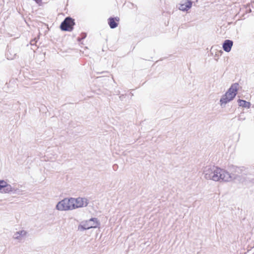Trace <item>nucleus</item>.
I'll return each mask as SVG.
<instances>
[{
  "instance_id": "f257e3e1",
  "label": "nucleus",
  "mask_w": 254,
  "mask_h": 254,
  "mask_svg": "<svg viewBox=\"0 0 254 254\" xmlns=\"http://www.w3.org/2000/svg\"><path fill=\"white\" fill-rule=\"evenodd\" d=\"M203 174L206 180L214 181L229 182L231 178L228 172L214 165L205 167L203 169Z\"/></svg>"
},
{
  "instance_id": "f03ea898",
  "label": "nucleus",
  "mask_w": 254,
  "mask_h": 254,
  "mask_svg": "<svg viewBox=\"0 0 254 254\" xmlns=\"http://www.w3.org/2000/svg\"><path fill=\"white\" fill-rule=\"evenodd\" d=\"M239 84L233 83L220 100V106L224 107L226 104L233 100L238 93Z\"/></svg>"
},
{
  "instance_id": "7ed1b4c3",
  "label": "nucleus",
  "mask_w": 254,
  "mask_h": 254,
  "mask_svg": "<svg viewBox=\"0 0 254 254\" xmlns=\"http://www.w3.org/2000/svg\"><path fill=\"white\" fill-rule=\"evenodd\" d=\"M230 171L231 174L229 175L231 177L230 181L232 179H237L240 177H244L249 174V172L248 169L244 167H237L234 165L230 166Z\"/></svg>"
},
{
  "instance_id": "20e7f679",
  "label": "nucleus",
  "mask_w": 254,
  "mask_h": 254,
  "mask_svg": "<svg viewBox=\"0 0 254 254\" xmlns=\"http://www.w3.org/2000/svg\"><path fill=\"white\" fill-rule=\"evenodd\" d=\"M100 225V223L97 218H91L85 222H82V223L78 226V230L80 231H83L93 228H97Z\"/></svg>"
},
{
  "instance_id": "39448f33",
  "label": "nucleus",
  "mask_w": 254,
  "mask_h": 254,
  "mask_svg": "<svg viewBox=\"0 0 254 254\" xmlns=\"http://www.w3.org/2000/svg\"><path fill=\"white\" fill-rule=\"evenodd\" d=\"M56 208L58 210L60 211L68 210L74 209V205L72 198H64L60 201L57 203Z\"/></svg>"
},
{
  "instance_id": "423d86ee",
  "label": "nucleus",
  "mask_w": 254,
  "mask_h": 254,
  "mask_svg": "<svg viewBox=\"0 0 254 254\" xmlns=\"http://www.w3.org/2000/svg\"><path fill=\"white\" fill-rule=\"evenodd\" d=\"M75 25L74 20L68 16L66 17L60 25V28L62 31H71Z\"/></svg>"
},
{
  "instance_id": "0eeeda50",
  "label": "nucleus",
  "mask_w": 254,
  "mask_h": 254,
  "mask_svg": "<svg viewBox=\"0 0 254 254\" xmlns=\"http://www.w3.org/2000/svg\"><path fill=\"white\" fill-rule=\"evenodd\" d=\"M18 52L17 48L7 46L5 55L7 60H13L16 58Z\"/></svg>"
},
{
  "instance_id": "6e6552de",
  "label": "nucleus",
  "mask_w": 254,
  "mask_h": 254,
  "mask_svg": "<svg viewBox=\"0 0 254 254\" xmlns=\"http://www.w3.org/2000/svg\"><path fill=\"white\" fill-rule=\"evenodd\" d=\"M74 205V209L79 207L86 206L88 204L87 199L85 198L78 197L77 198H72Z\"/></svg>"
},
{
  "instance_id": "1a4fd4ad",
  "label": "nucleus",
  "mask_w": 254,
  "mask_h": 254,
  "mask_svg": "<svg viewBox=\"0 0 254 254\" xmlns=\"http://www.w3.org/2000/svg\"><path fill=\"white\" fill-rule=\"evenodd\" d=\"M27 234V232L25 230H20L15 233L13 236V238L17 240L19 242L23 241Z\"/></svg>"
},
{
  "instance_id": "9d476101",
  "label": "nucleus",
  "mask_w": 254,
  "mask_h": 254,
  "mask_svg": "<svg viewBox=\"0 0 254 254\" xmlns=\"http://www.w3.org/2000/svg\"><path fill=\"white\" fill-rule=\"evenodd\" d=\"M120 21V18L118 17H110L108 19V23L111 29H114L118 27V22Z\"/></svg>"
},
{
  "instance_id": "9b49d317",
  "label": "nucleus",
  "mask_w": 254,
  "mask_h": 254,
  "mask_svg": "<svg viewBox=\"0 0 254 254\" xmlns=\"http://www.w3.org/2000/svg\"><path fill=\"white\" fill-rule=\"evenodd\" d=\"M233 45V41L228 39L225 40L223 43V49L226 52H229L231 50Z\"/></svg>"
},
{
  "instance_id": "f8f14e48",
  "label": "nucleus",
  "mask_w": 254,
  "mask_h": 254,
  "mask_svg": "<svg viewBox=\"0 0 254 254\" xmlns=\"http://www.w3.org/2000/svg\"><path fill=\"white\" fill-rule=\"evenodd\" d=\"M1 182L2 184V186H3L2 187V190L1 191V192L9 193L12 191L13 189L10 185L8 184L4 180H2Z\"/></svg>"
},
{
  "instance_id": "ddd939ff",
  "label": "nucleus",
  "mask_w": 254,
  "mask_h": 254,
  "mask_svg": "<svg viewBox=\"0 0 254 254\" xmlns=\"http://www.w3.org/2000/svg\"><path fill=\"white\" fill-rule=\"evenodd\" d=\"M192 6V2L190 0H187L185 3L181 4L179 6V9L182 11H187Z\"/></svg>"
},
{
  "instance_id": "4468645a",
  "label": "nucleus",
  "mask_w": 254,
  "mask_h": 254,
  "mask_svg": "<svg viewBox=\"0 0 254 254\" xmlns=\"http://www.w3.org/2000/svg\"><path fill=\"white\" fill-rule=\"evenodd\" d=\"M238 103L239 106L247 108L248 109L250 108L251 106V103L250 102H247L242 99H238Z\"/></svg>"
},
{
  "instance_id": "2eb2a0df",
  "label": "nucleus",
  "mask_w": 254,
  "mask_h": 254,
  "mask_svg": "<svg viewBox=\"0 0 254 254\" xmlns=\"http://www.w3.org/2000/svg\"><path fill=\"white\" fill-rule=\"evenodd\" d=\"M87 36V34L86 33H82L81 34V37L77 38V41L78 42H80L82 40L85 39Z\"/></svg>"
},
{
  "instance_id": "dca6fc26",
  "label": "nucleus",
  "mask_w": 254,
  "mask_h": 254,
  "mask_svg": "<svg viewBox=\"0 0 254 254\" xmlns=\"http://www.w3.org/2000/svg\"><path fill=\"white\" fill-rule=\"evenodd\" d=\"M246 9V12H252L251 8V4H247L245 7Z\"/></svg>"
},
{
  "instance_id": "f3484780",
  "label": "nucleus",
  "mask_w": 254,
  "mask_h": 254,
  "mask_svg": "<svg viewBox=\"0 0 254 254\" xmlns=\"http://www.w3.org/2000/svg\"><path fill=\"white\" fill-rule=\"evenodd\" d=\"M118 168V165L116 164H115L113 166V169L114 171H116Z\"/></svg>"
},
{
  "instance_id": "a211bd4d",
  "label": "nucleus",
  "mask_w": 254,
  "mask_h": 254,
  "mask_svg": "<svg viewBox=\"0 0 254 254\" xmlns=\"http://www.w3.org/2000/svg\"><path fill=\"white\" fill-rule=\"evenodd\" d=\"M2 180H0V191H1V190H2V187L3 186H2V182H1L2 181Z\"/></svg>"
},
{
  "instance_id": "6ab92c4d",
  "label": "nucleus",
  "mask_w": 254,
  "mask_h": 254,
  "mask_svg": "<svg viewBox=\"0 0 254 254\" xmlns=\"http://www.w3.org/2000/svg\"><path fill=\"white\" fill-rule=\"evenodd\" d=\"M248 4H251V7L254 8V2L249 3Z\"/></svg>"
},
{
  "instance_id": "aec40b11",
  "label": "nucleus",
  "mask_w": 254,
  "mask_h": 254,
  "mask_svg": "<svg viewBox=\"0 0 254 254\" xmlns=\"http://www.w3.org/2000/svg\"><path fill=\"white\" fill-rule=\"evenodd\" d=\"M124 97V95H122L121 96H120V99L122 100H123V98Z\"/></svg>"
},
{
  "instance_id": "412c9836",
  "label": "nucleus",
  "mask_w": 254,
  "mask_h": 254,
  "mask_svg": "<svg viewBox=\"0 0 254 254\" xmlns=\"http://www.w3.org/2000/svg\"><path fill=\"white\" fill-rule=\"evenodd\" d=\"M34 41H35V40H33V41H31L30 43H31V45L34 44L33 43V42H34Z\"/></svg>"
}]
</instances>
